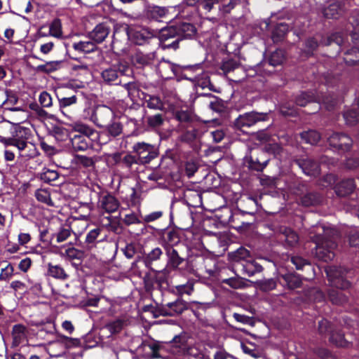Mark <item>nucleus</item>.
<instances>
[{"label": "nucleus", "instance_id": "6e6552de", "mask_svg": "<svg viewBox=\"0 0 359 359\" xmlns=\"http://www.w3.org/2000/svg\"><path fill=\"white\" fill-rule=\"evenodd\" d=\"M186 245H177L175 248L163 249L166 256L165 267L170 271L180 269V266L187 262Z\"/></svg>", "mask_w": 359, "mask_h": 359}, {"label": "nucleus", "instance_id": "423d86ee", "mask_svg": "<svg viewBox=\"0 0 359 359\" xmlns=\"http://www.w3.org/2000/svg\"><path fill=\"white\" fill-rule=\"evenodd\" d=\"M328 281L332 287L340 290L348 289L351 283L347 279L349 271L342 266H330L325 269Z\"/></svg>", "mask_w": 359, "mask_h": 359}, {"label": "nucleus", "instance_id": "39448f33", "mask_svg": "<svg viewBox=\"0 0 359 359\" xmlns=\"http://www.w3.org/2000/svg\"><path fill=\"white\" fill-rule=\"evenodd\" d=\"M152 273H146L143 278V283L147 292L154 290H166L169 287L168 279L170 271L166 268L162 270H151Z\"/></svg>", "mask_w": 359, "mask_h": 359}, {"label": "nucleus", "instance_id": "09e8293b", "mask_svg": "<svg viewBox=\"0 0 359 359\" xmlns=\"http://www.w3.org/2000/svg\"><path fill=\"white\" fill-rule=\"evenodd\" d=\"M202 95L210 98V100L209 102V107L212 111L216 112H222L224 111V102L221 98L215 96L211 93H204L202 94Z\"/></svg>", "mask_w": 359, "mask_h": 359}, {"label": "nucleus", "instance_id": "774afa93", "mask_svg": "<svg viewBox=\"0 0 359 359\" xmlns=\"http://www.w3.org/2000/svg\"><path fill=\"white\" fill-rule=\"evenodd\" d=\"M147 122L151 128H158L161 126L164 123V118L162 114H156L147 117Z\"/></svg>", "mask_w": 359, "mask_h": 359}, {"label": "nucleus", "instance_id": "bf43d9fd", "mask_svg": "<svg viewBox=\"0 0 359 359\" xmlns=\"http://www.w3.org/2000/svg\"><path fill=\"white\" fill-rule=\"evenodd\" d=\"M197 86L203 89L208 88L210 91L212 92H220V90L217 89L215 86L212 83L208 73H203L199 78H198Z\"/></svg>", "mask_w": 359, "mask_h": 359}, {"label": "nucleus", "instance_id": "dca6fc26", "mask_svg": "<svg viewBox=\"0 0 359 359\" xmlns=\"http://www.w3.org/2000/svg\"><path fill=\"white\" fill-rule=\"evenodd\" d=\"M294 162L309 176L317 177L320 174L319 163L312 158H299L294 159Z\"/></svg>", "mask_w": 359, "mask_h": 359}, {"label": "nucleus", "instance_id": "4c0bfd02", "mask_svg": "<svg viewBox=\"0 0 359 359\" xmlns=\"http://www.w3.org/2000/svg\"><path fill=\"white\" fill-rule=\"evenodd\" d=\"M56 337L57 342L62 344L67 349L78 348L81 346V341L79 338H72L59 332H56Z\"/></svg>", "mask_w": 359, "mask_h": 359}, {"label": "nucleus", "instance_id": "3c124183", "mask_svg": "<svg viewBox=\"0 0 359 359\" xmlns=\"http://www.w3.org/2000/svg\"><path fill=\"white\" fill-rule=\"evenodd\" d=\"M321 99L328 110H332L341 102L338 95L333 91H328L327 93L322 95Z\"/></svg>", "mask_w": 359, "mask_h": 359}, {"label": "nucleus", "instance_id": "a878e982", "mask_svg": "<svg viewBox=\"0 0 359 359\" xmlns=\"http://www.w3.org/2000/svg\"><path fill=\"white\" fill-rule=\"evenodd\" d=\"M70 142L72 149L75 152L86 151L88 149L92 150L93 148V143L87 140L84 135H74L70 137Z\"/></svg>", "mask_w": 359, "mask_h": 359}, {"label": "nucleus", "instance_id": "4be33fe9", "mask_svg": "<svg viewBox=\"0 0 359 359\" xmlns=\"http://www.w3.org/2000/svg\"><path fill=\"white\" fill-rule=\"evenodd\" d=\"M110 32V27L107 23H99L94 29L88 32V38L96 43H101Z\"/></svg>", "mask_w": 359, "mask_h": 359}, {"label": "nucleus", "instance_id": "052dcab7", "mask_svg": "<svg viewBox=\"0 0 359 359\" xmlns=\"http://www.w3.org/2000/svg\"><path fill=\"white\" fill-rule=\"evenodd\" d=\"M176 292L182 297L183 294L190 295L194 290V280H188L186 283L177 285L175 287Z\"/></svg>", "mask_w": 359, "mask_h": 359}, {"label": "nucleus", "instance_id": "1a4fd4ad", "mask_svg": "<svg viewBox=\"0 0 359 359\" xmlns=\"http://www.w3.org/2000/svg\"><path fill=\"white\" fill-rule=\"evenodd\" d=\"M115 117L116 114L111 107L105 104H97L92 109L90 120L97 128H102Z\"/></svg>", "mask_w": 359, "mask_h": 359}, {"label": "nucleus", "instance_id": "864d4df0", "mask_svg": "<svg viewBox=\"0 0 359 359\" xmlns=\"http://www.w3.org/2000/svg\"><path fill=\"white\" fill-rule=\"evenodd\" d=\"M6 98L3 102L5 109L13 111H18V108L14 107L18 102L17 95L11 90H6Z\"/></svg>", "mask_w": 359, "mask_h": 359}, {"label": "nucleus", "instance_id": "c756f323", "mask_svg": "<svg viewBox=\"0 0 359 359\" xmlns=\"http://www.w3.org/2000/svg\"><path fill=\"white\" fill-rule=\"evenodd\" d=\"M279 239L285 242V245L288 248L295 246L299 241L298 234L290 228L283 227Z\"/></svg>", "mask_w": 359, "mask_h": 359}, {"label": "nucleus", "instance_id": "58836bf2", "mask_svg": "<svg viewBox=\"0 0 359 359\" xmlns=\"http://www.w3.org/2000/svg\"><path fill=\"white\" fill-rule=\"evenodd\" d=\"M343 117L347 126H355L359 122V103L357 101V107H352L343 114Z\"/></svg>", "mask_w": 359, "mask_h": 359}, {"label": "nucleus", "instance_id": "7c9ffc66", "mask_svg": "<svg viewBox=\"0 0 359 359\" xmlns=\"http://www.w3.org/2000/svg\"><path fill=\"white\" fill-rule=\"evenodd\" d=\"M75 130L80 133L79 135H84L87 140H89L93 143L99 140V132L86 124H77L75 126Z\"/></svg>", "mask_w": 359, "mask_h": 359}, {"label": "nucleus", "instance_id": "5701e85b", "mask_svg": "<svg viewBox=\"0 0 359 359\" xmlns=\"http://www.w3.org/2000/svg\"><path fill=\"white\" fill-rule=\"evenodd\" d=\"M163 255V250L158 248H154L149 252L144 254L142 257L137 256V259L133 263L135 265L136 262L142 259L144 266L149 270H154V264L159 260Z\"/></svg>", "mask_w": 359, "mask_h": 359}, {"label": "nucleus", "instance_id": "79ce46f5", "mask_svg": "<svg viewBox=\"0 0 359 359\" xmlns=\"http://www.w3.org/2000/svg\"><path fill=\"white\" fill-rule=\"evenodd\" d=\"M344 61L348 66L359 65V48L352 47L344 54Z\"/></svg>", "mask_w": 359, "mask_h": 359}, {"label": "nucleus", "instance_id": "ea45409f", "mask_svg": "<svg viewBox=\"0 0 359 359\" xmlns=\"http://www.w3.org/2000/svg\"><path fill=\"white\" fill-rule=\"evenodd\" d=\"M154 55L152 54H144L142 52L136 53L132 57L133 62L137 67H143L152 64Z\"/></svg>", "mask_w": 359, "mask_h": 359}, {"label": "nucleus", "instance_id": "603ef678", "mask_svg": "<svg viewBox=\"0 0 359 359\" xmlns=\"http://www.w3.org/2000/svg\"><path fill=\"white\" fill-rule=\"evenodd\" d=\"M280 113L284 116L295 117L298 115L297 109L292 102H284L279 107Z\"/></svg>", "mask_w": 359, "mask_h": 359}, {"label": "nucleus", "instance_id": "e433bc0d", "mask_svg": "<svg viewBox=\"0 0 359 359\" xmlns=\"http://www.w3.org/2000/svg\"><path fill=\"white\" fill-rule=\"evenodd\" d=\"M280 277L282 278L283 283H285L289 289L299 288L302 285V278L295 273H287L280 275Z\"/></svg>", "mask_w": 359, "mask_h": 359}, {"label": "nucleus", "instance_id": "5fc2aeb1", "mask_svg": "<svg viewBox=\"0 0 359 359\" xmlns=\"http://www.w3.org/2000/svg\"><path fill=\"white\" fill-rule=\"evenodd\" d=\"M72 47L76 51L86 53L93 52L97 48L96 43L94 41H79L74 43Z\"/></svg>", "mask_w": 359, "mask_h": 359}, {"label": "nucleus", "instance_id": "f8f14e48", "mask_svg": "<svg viewBox=\"0 0 359 359\" xmlns=\"http://www.w3.org/2000/svg\"><path fill=\"white\" fill-rule=\"evenodd\" d=\"M327 142L330 147L339 154L350 151L353 147V140L344 133H333L328 138Z\"/></svg>", "mask_w": 359, "mask_h": 359}, {"label": "nucleus", "instance_id": "72a5a7b5", "mask_svg": "<svg viewBox=\"0 0 359 359\" xmlns=\"http://www.w3.org/2000/svg\"><path fill=\"white\" fill-rule=\"evenodd\" d=\"M289 25L286 22L277 23L271 30V39L274 43H278L284 40L289 32Z\"/></svg>", "mask_w": 359, "mask_h": 359}, {"label": "nucleus", "instance_id": "2f4dec72", "mask_svg": "<svg viewBox=\"0 0 359 359\" xmlns=\"http://www.w3.org/2000/svg\"><path fill=\"white\" fill-rule=\"evenodd\" d=\"M27 327L22 324L14 325L12 329L13 346H18L27 339Z\"/></svg>", "mask_w": 359, "mask_h": 359}, {"label": "nucleus", "instance_id": "7ed1b4c3", "mask_svg": "<svg viewBox=\"0 0 359 359\" xmlns=\"http://www.w3.org/2000/svg\"><path fill=\"white\" fill-rule=\"evenodd\" d=\"M316 230L317 233L313 231L309 233L310 239L316 244L315 253L316 257L326 262L332 260L335 256L333 252L334 243L325 239L324 226H316Z\"/></svg>", "mask_w": 359, "mask_h": 359}, {"label": "nucleus", "instance_id": "b1692460", "mask_svg": "<svg viewBox=\"0 0 359 359\" xmlns=\"http://www.w3.org/2000/svg\"><path fill=\"white\" fill-rule=\"evenodd\" d=\"M356 185L353 178L344 179L337 183L334 187V192L339 197H346L355 189Z\"/></svg>", "mask_w": 359, "mask_h": 359}, {"label": "nucleus", "instance_id": "c03bdc74", "mask_svg": "<svg viewBox=\"0 0 359 359\" xmlns=\"http://www.w3.org/2000/svg\"><path fill=\"white\" fill-rule=\"evenodd\" d=\"M316 101V97L311 91H302L295 97L294 103L300 107H305L309 103Z\"/></svg>", "mask_w": 359, "mask_h": 359}, {"label": "nucleus", "instance_id": "6e6d98bb", "mask_svg": "<svg viewBox=\"0 0 359 359\" xmlns=\"http://www.w3.org/2000/svg\"><path fill=\"white\" fill-rule=\"evenodd\" d=\"M344 42V38L342 34L339 32H335L331 34L330 36L323 39L321 41L324 46H331L335 43L338 47V51L341 49V46Z\"/></svg>", "mask_w": 359, "mask_h": 359}, {"label": "nucleus", "instance_id": "de8ad7c7", "mask_svg": "<svg viewBox=\"0 0 359 359\" xmlns=\"http://www.w3.org/2000/svg\"><path fill=\"white\" fill-rule=\"evenodd\" d=\"M59 176V172L57 170L48 168H43L41 172L37 174L38 178L47 184H50L52 182L57 180Z\"/></svg>", "mask_w": 359, "mask_h": 359}, {"label": "nucleus", "instance_id": "20e7f679", "mask_svg": "<svg viewBox=\"0 0 359 359\" xmlns=\"http://www.w3.org/2000/svg\"><path fill=\"white\" fill-rule=\"evenodd\" d=\"M133 73V69L128 62L118 60L103 69L101 72V78L107 85H122L121 78L130 76Z\"/></svg>", "mask_w": 359, "mask_h": 359}, {"label": "nucleus", "instance_id": "473e14b6", "mask_svg": "<svg viewBox=\"0 0 359 359\" xmlns=\"http://www.w3.org/2000/svg\"><path fill=\"white\" fill-rule=\"evenodd\" d=\"M184 131L180 135V140L183 142H193L199 137V123L190 125L183 128Z\"/></svg>", "mask_w": 359, "mask_h": 359}, {"label": "nucleus", "instance_id": "f257e3e1", "mask_svg": "<svg viewBox=\"0 0 359 359\" xmlns=\"http://www.w3.org/2000/svg\"><path fill=\"white\" fill-rule=\"evenodd\" d=\"M196 33L195 26L189 22H179L161 29L158 34L160 46L163 50H176L180 43L187 39H191Z\"/></svg>", "mask_w": 359, "mask_h": 359}, {"label": "nucleus", "instance_id": "e2e57ef3", "mask_svg": "<svg viewBox=\"0 0 359 359\" xmlns=\"http://www.w3.org/2000/svg\"><path fill=\"white\" fill-rule=\"evenodd\" d=\"M60 63V61L47 62L44 65H38L35 69L38 72L49 74L56 71L59 68Z\"/></svg>", "mask_w": 359, "mask_h": 359}, {"label": "nucleus", "instance_id": "49530a36", "mask_svg": "<svg viewBox=\"0 0 359 359\" xmlns=\"http://www.w3.org/2000/svg\"><path fill=\"white\" fill-rule=\"evenodd\" d=\"M48 276L60 280H67L69 277L65 269L60 265H53L51 263L48 264Z\"/></svg>", "mask_w": 359, "mask_h": 359}, {"label": "nucleus", "instance_id": "0eeeda50", "mask_svg": "<svg viewBox=\"0 0 359 359\" xmlns=\"http://www.w3.org/2000/svg\"><path fill=\"white\" fill-rule=\"evenodd\" d=\"M133 151L135 154L137 165L148 164L159 154L158 149L155 145L144 142L134 144Z\"/></svg>", "mask_w": 359, "mask_h": 359}, {"label": "nucleus", "instance_id": "ddd939ff", "mask_svg": "<svg viewBox=\"0 0 359 359\" xmlns=\"http://www.w3.org/2000/svg\"><path fill=\"white\" fill-rule=\"evenodd\" d=\"M269 161L265 151L257 150L249 157L245 158V165L250 171L262 172Z\"/></svg>", "mask_w": 359, "mask_h": 359}, {"label": "nucleus", "instance_id": "a18cd8bd", "mask_svg": "<svg viewBox=\"0 0 359 359\" xmlns=\"http://www.w3.org/2000/svg\"><path fill=\"white\" fill-rule=\"evenodd\" d=\"M328 299L333 304L336 305H343L348 302V297L341 291L334 288L328 290Z\"/></svg>", "mask_w": 359, "mask_h": 359}, {"label": "nucleus", "instance_id": "9b49d317", "mask_svg": "<svg viewBox=\"0 0 359 359\" xmlns=\"http://www.w3.org/2000/svg\"><path fill=\"white\" fill-rule=\"evenodd\" d=\"M181 234L182 232L179 229L166 228L159 233V243L163 249L184 245Z\"/></svg>", "mask_w": 359, "mask_h": 359}, {"label": "nucleus", "instance_id": "a19ab883", "mask_svg": "<svg viewBox=\"0 0 359 359\" xmlns=\"http://www.w3.org/2000/svg\"><path fill=\"white\" fill-rule=\"evenodd\" d=\"M74 161L76 164L79 167L94 168L97 161V157L96 156L90 157L85 155L76 154L74 156Z\"/></svg>", "mask_w": 359, "mask_h": 359}, {"label": "nucleus", "instance_id": "69168bd1", "mask_svg": "<svg viewBox=\"0 0 359 359\" xmlns=\"http://www.w3.org/2000/svg\"><path fill=\"white\" fill-rule=\"evenodd\" d=\"M240 65V62L233 58L224 60L222 63L220 69L224 72L225 74L233 72L234 69L238 68Z\"/></svg>", "mask_w": 359, "mask_h": 359}, {"label": "nucleus", "instance_id": "f03ea898", "mask_svg": "<svg viewBox=\"0 0 359 359\" xmlns=\"http://www.w3.org/2000/svg\"><path fill=\"white\" fill-rule=\"evenodd\" d=\"M10 130L11 137L0 136V142L6 147H17L21 156L34 157L36 149L30 142V140L33 137L32 130L19 124L11 126Z\"/></svg>", "mask_w": 359, "mask_h": 359}, {"label": "nucleus", "instance_id": "13d9d810", "mask_svg": "<svg viewBox=\"0 0 359 359\" xmlns=\"http://www.w3.org/2000/svg\"><path fill=\"white\" fill-rule=\"evenodd\" d=\"M285 60L284 50L282 49H276L271 53L269 59L268 64L273 67L282 65Z\"/></svg>", "mask_w": 359, "mask_h": 359}, {"label": "nucleus", "instance_id": "37998d69", "mask_svg": "<svg viewBox=\"0 0 359 359\" xmlns=\"http://www.w3.org/2000/svg\"><path fill=\"white\" fill-rule=\"evenodd\" d=\"M330 343L338 347H348L349 342L344 338V334L339 330L333 329L329 338Z\"/></svg>", "mask_w": 359, "mask_h": 359}, {"label": "nucleus", "instance_id": "f3484780", "mask_svg": "<svg viewBox=\"0 0 359 359\" xmlns=\"http://www.w3.org/2000/svg\"><path fill=\"white\" fill-rule=\"evenodd\" d=\"M118 199L108 191L99 193L98 205L105 212L111 213L118 210L119 207Z\"/></svg>", "mask_w": 359, "mask_h": 359}, {"label": "nucleus", "instance_id": "412c9836", "mask_svg": "<svg viewBox=\"0 0 359 359\" xmlns=\"http://www.w3.org/2000/svg\"><path fill=\"white\" fill-rule=\"evenodd\" d=\"M346 10L345 4L341 1L337 0L323 9V15L326 18L337 19L345 13Z\"/></svg>", "mask_w": 359, "mask_h": 359}, {"label": "nucleus", "instance_id": "9d476101", "mask_svg": "<svg viewBox=\"0 0 359 359\" xmlns=\"http://www.w3.org/2000/svg\"><path fill=\"white\" fill-rule=\"evenodd\" d=\"M130 40L136 45L149 43L157 34V31L144 27H130L127 32Z\"/></svg>", "mask_w": 359, "mask_h": 359}, {"label": "nucleus", "instance_id": "c9c22d12", "mask_svg": "<svg viewBox=\"0 0 359 359\" xmlns=\"http://www.w3.org/2000/svg\"><path fill=\"white\" fill-rule=\"evenodd\" d=\"M322 201V196L316 191L307 192L300 198L301 204L306 207L318 205Z\"/></svg>", "mask_w": 359, "mask_h": 359}, {"label": "nucleus", "instance_id": "338daca9", "mask_svg": "<svg viewBox=\"0 0 359 359\" xmlns=\"http://www.w3.org/2000/svg\"><path fill=\"white\" fill-rule=\"evenodd\" d=\"M291 262L295 266L297 270H303L304 268L311 269V263L299 256H292L291 257Z\"/></svg>", "mask_w": 359, "mask_h": 359}, {"label": "nucleus", "instance_id": "8fccbe9b", "mask_svg": "<svg viewBox=\"0 0 359 359\" xmlns=\"http://www.w3.org/2000/svg\"><path fill=\"white\" fill-rule=\"evenodd\" d=\"M50 134L55 137L57 142H65L69 137V130L60 126H53L50 130Z\"/></svg>", "mask_w": 359, "mask_h": 359}, {"label": "nucleus", "instance_id": "2eb2a0df", "mask_svg": "<svg viewBox=\"0 0 359 359\" xmlns=\"http://www.w3.org/2000/svg\"><path fill=\"white\" fill-rule=\"evenodd\" d=\"M79 96H81V93L79 94L78 92H76L74 95L68 97H57L59 110L69 120H72L75 115L74 111L72 110V107L77 104Z\"/></svg>", "mask_w": 359, "mask_h": 359}, {"label": "nucleus", "instance_id": "4468645a", "mask_svg": "<svg viewBox=\"0 0 359 359\" xmlns=\"http://www.w3.org/2000/svg\"><path fill=\"white\" fill-rule=\"evenodd\" d=\"M269 118L267 113H259L257 111L247 112L240 115L234 121L235 126L242 130L243 128H250L257 122L265 121Z\"/></svg>", "mask_w": 359, "mask_h": 359}, {"label": "nucleus", "instance_id": "cd10ccee", "mask_svg": "<svg viewBox=\"0 0 359 359\" xmlns=\"http://www.w3.org/2000/svg\"><path fill=\"white\" fill-rule=\"evenodd\" d=\"M173 116L182 128L198 123L194 114L188 110H176Z\"/></svg>", "mask_w": 359, "mask_h": 359}, {"label": "nucleus", "instance_id": "bb28decb", "mask_svg": "<svg viewBox=\"0 0 359 359\" xmlns=\"http://www.w3.org/2000/svg\"><path fill=\"white\" fill-rule=\"evenodd\" d=\"M169 13L168 8L165 6L149 5L144 11V15L149 20L158 21L165 17Z\"/></svg>", "mask_w": 359, "mask_h": 359}, {"label": "nucleus", "instance_id": "393cba45", "mask_svg": "<svg viewBox=\"0 0 359 359\" xmlns=\"http://www.w3.org/2000/svg\"><path fill=\"white\" fill-rule=\"evenodd\" d=\"M188 306L189 304L187 302L178 297L175 302H169L165 306L166 311H164L163 314L167 316H179L188 309Z\"/></svg>", "mask_w": 359, "mask_h": 359}, {"label": "nucleus", "instance_id": "6ab92c4d", "mask_svg": "<svg viewBox=\"0 0 359 359\" xmlns=\"http://www.w3.org/2000/svg\"><path fill=\"white\" fill-rule=\"evenodd\" d=\"M251 252L245 248L241 246L236 250L228 253V259L232 263L233 267L239 269L242 264H244L250 258Z\"/></svg>", "mask_w": 359, "mask_h": 359}, {"label": "nucleus", "instance_id": "680f3d73", "mask_svg": "<svg viewBox=\"0 0 359 359\" xmlns=\"http://www.w3.org/2000/svg\"><path fill=\"white\" fill-rule=\"evenodd\" d=\"M49 35L60 39L62 36V22L59 18H55L49 26Z\"/></svg>", "mask_w": 359, "mask_h": 359}, {"label": "nucleus", "instance_id": "aec40b11", "mask_svg": "<svg viewBox=\"0 0 359 359\" xmlns=\"http://www.w3.org/2000/svg\"><path fill=\"white\" fill-rule=\"evenodd\" d=\"M102 133L106 135L109 140H112L120 137L123 132V125L116 117L109 121L108 124L103 128Z\"/></svg>", "mask_w": 359, "mask_h": 359}, {"label": "nucleus", "instance_id": "0e129e2a", "mask_svg": "<svg viewBox=\"0 0 359 359\" xmlns=\"http://www.w3.org/2000/svg\"><path fill=\"white\" fill-rule=\"evenodd\" d=\"M222 283L228 285L233 289H241L245 287V283L241 277H231L222 280Z\"/></svg>", "mask_w": 359, "mask_h": 359}, {"label": "nucleus", "instance_id": "4d7b16f0", "mask_svg": "<svg viewBox=\"0 0 359 359\" xmlns=\"http://www.w3.org/2000/svg\"><path fill=\"white\" fill-rule=\"evenodd\" d=\"M300 135L302 140L312 145L317 144L320 140V133L314 130L304 131Z\"/></svg>", "mask_w": 359, "mask_h": 359}, {"label": "nucleus", "instance_id": "a211bd4d", "mask_svg": "<svg viewBox=\"0 0 359 359\" xmlns=\"http://www.w3.org/2000/svg\"><path fill=\"white\" fill-rule=\"evenodd\" d=\"M107 236L103 233V229L102 227H96L90 230L86 236L84 241V247L90 250L96 248L97 244L103 241Z\"/></svg>", "mask_w": 359, "mask_h": 359}, {"label": "nucleus", "instance_id": "f704fd0d", "mask_svg": "<svg viewBox=\"0 0 359 359\" xmlns=\"http://www.w3.org/2000/svg\"><path fill=\"white\" fill-rule=\"evenodd\" d=\"M142 95L147 108L161 111L164 109V103L159 96L146 93H142Z\"/></svg>", "mask_w": 359, "mask_h": 359}, {"label": "nucleus", "instance_id": "c85d7f7f", "mask_svg": "<svg viewBox=\"0 0 359 359\" xmlns=\"http://www.w3.org/2000/svg\"><path fill=\"white\" fill-rule=\"evenodd\" d=\"M237 270L240 271L242 274L251 277L257 273H260L263 270L262 266L257 263L255 259L249 258L244 264Z\"/></svg>", "mask_w": 359, "mask_h": 359}]
</instances>
